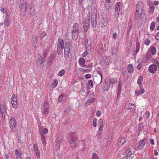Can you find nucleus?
<instances>
[{
    "label": "nucleus",
    "instance_id": "obj_64",
    "mask_svg": "<svg viewBox=\"0 0 159 159\" xmlns=\"http://www.w3.org/2000/svg\"><path fill=\"white\" fill-rule=\"evenodd\" d=\"M155 38L157 40H159V32L156 34Z\"/></svg>",
    "mask_w": 159,
    "mask_h": 159
},
{
    "label": "nucleus",
    "instance_id": "obj_47",
    "mask_svg": "<svg viewBox=\"0 0 159 159\" xmlns=\"http://www.w3.org/2000/svg\"><path fill=\"white\" fill-rule=\"evenodd\" d=\"M37 39L38 37L36 36H33V43H37Z\"/></svg>",
    "mask_w": 159,
    "mask_h": 159
},
{
    "label": "nucleus",
    "instance_id": "obj_59",
    "mask_svg": "<svg viewBox=\"0 0 159 159\" xmlns=\"http://www.w3.org/2000/svg\"><path fill=\"white\" fill-rule=\"evenodd\" d=\"M82 70L85 72L89 73L92 70V69H83Z\"/></svg>",
    "mask_w": 159,
    "mask_h": 159
},
{
    "label": "nucleus",
    "instance_id": "obj_46",
    "mask_svg": "<svg viewBox=\"0 0 159 159\" xmlns=\"http://www.w3.org/2000/svg\"><path fill=\"white\" fill-rule=\"evenodd\" d=\"M155 26V23L154 22H152L151 24V25L150 26V29L151 30H154V27Z\"/></svg>",
    "mask_w": 159,
    "mask_h": 159
},
{
    "label": "nucleus",
    "instance_id": "obj_26",
    "mask_svg": "<svg viewBox=\"0 0 159 159\" xmlns=\"http://www.w3.org/2000/svg\"><path fill=\"white\" fill-rule=\"evenodd\" d=\"M120 3L119 2L117 3L116 5L115 11L116 13H117V15H118L119 14V12L120 11Z\"/></svg>",
    "mask_w": 159,
    "mask_h": 159
},
{
    "label": "nucleus",
    "instance_id": "obj_60",
    "mask_svg": "<svg viewBox=\"0 0 159 159\" xmlns=\"http://www.w3.org/2000/svg\"><path fill=\"white\" fill-rule=\"evenodd\" d=\"M88 54V52L87 51H85L82 54V56L83 57H85Z\"/></svg>",
    "mask_w": 159,
    "mask_h": 159
},
{
    "label": "nucleus",
    "instance_id": "obj_3",
    "mask_svg": "<svg viewBox=\"0 0 159 159\" xmlns=\"http://www.w3.org/2000/svg\"><path fill=\"white\" fill-rule=\"evenodd\" d=\"M87 20H84L83 21L84 24L83 27L85 31H87L89 28L90 24V18L89 17H87Z\"/></svg>",
    "mask_w": 159,
    "mask_h": 159
},
{
    "label": "nucleus",
    "instance_id": "obj_22",
    "mask_svg": "<svg viewBox=\"0 0 159 159\" xmlns=\"http://www.w3.org/2000/svg\"><path fill=\"white\" fill-rule=\"evenodd\" d=\"M92 20V25L93 28L95 27L97 24L96 21V15H93L92 17L91 18Z\"/></svg>",
    "mask_w": 159,
    "mask_h": 159
},
{
    "label": "nucleus",
    "instance_id": "obj_12",
    "mask_svg": "<svg viewBox=\"0 0 159 159\" xmlns=\"http://www.w3.org/2000/svg\"><path fill=\"white\" fill-rule=\"evenodd\" d=\"M109 23L108 20L106 17L102 18L101 20V25L102 27H106Z\"/></svg>",
    "mask_w": 159,
    "mask_h": 159
},
{
    "label": "nucleus",
    "instance_id": "obj_40",
    "mask_svg": "<svg viewBox=\"0 0 159 159\" xmlns=\"http://www.w3.org/2000/svg\"><path fill=\"white\" fill-rule=\"evenodd\" d=\"M65 72V70L63 69L59 71L58 74V75L60 76H61L64 74Z\"/></svg>",
    "mask_w": 159,
    "mask_h": 159
},
{
    "label": "nucleus",
    "instance_id": "obj_2",
    "mask_svg": "<svg viewBox=\"0 0 159 159\" xmlns=\"http://www.w3.org/2000/svg\"><path fill=\"white\" fill-rule=\"evenodd\" d=\"M70 48V44L69 42H67L65 43L64 48L65 58L66 59H67L69 57Z\"/></svg>",
    "mask_w": 159,
    "mask_h": 159
},
{
    "label": "nucleus",
    "instance_id": "obj_32",
    "mask_svg": "<svg viewBox=\"0 0 159 159\" xmlns=\"http://www.w3.org/2000/svg\"><path fill=\"white\" fill-rule=\"evenodd\" d=\"M145 91L144 89L141 88L139 91H138L136 90L135 91V94L138 96L141 93H144Z\"/></svg>",
    "mask_w": 159,
    "mask_h": 159
},
{
    "label": "nucleus",
    "instance_id": "obj_33",
    "mask_svg": "<svg viewBox=\"0 0 159 159\" xmlns=\"http://www.w3.org/2000/svg\"><path fill=\"white\" fill-rule=\"evenodd\" d=\"M143 76H140L138 78L137 81V83L141 87L142 86V83L143 82Z\"/></svg>",
    "mask_w": 159,
    "mask_h": 159
},
{
    "label": "nucleus",
    "instance_id": "obj_20",
    "mask_svg": "<svg viewBox=\"0 0 159 159\" xmlns=\"http://www.w3.org/2000/svg\"><path fill=\"white\" fill-rule=\"evenodd\" d=\"M20 153V151L18 149H16L15 150V153L16 159H22Z\"/></svg>",
    "mask_w": 159,
    "mask_h": 159
},
{
    "label": "nucleus",
    "instance_id": "obj_16",
    "mask_svg": "<svg viewBox=\"0 0 159 159\" xmlns=\"http://www.w3.org/2000/svg\"><path fill=\"white\" fill-rule=\"evenodd\" d=\"M118 47L117 46H116L111 48V52L113 55H115L118 53Z\"/></svg>",
    "mask_w": 159,
    "mask_h": 159
},
{
    "label": "nucleus",
    "instance_id": "obj_55",
    "mask_svg": "<svg viewBox=\"0 0 159 159\" xmlns=\"http://www.w3.org/2000/svg\"><path fill=\"white\" fill-rule=\"evenodd\" d=\"M86 66H85L86 68H91L93 66V63H90L88 65H86Z\"/></svg>",
    "mask_w": 159,
    "mask_h": 159
},
{
    "label": "nucleus",
    "instance_id": "obj_17",
    "mask_svg": "<svg viewBox=\"0 0 159 159\" xmlns=\"http://www.w3.org/2000/svg\"><path fill=\"white\" fill-rule=\"evenodd\" d=\"M39 132L41 135H43V134H47L48 132V129L46 128L42 129L41 127H40V126H39Z\"/></svg>",
    "mask_w": 159,
    "mask_h": 159
},
{
    "label": "nucleus",
    "instance_id": "obj_27",
    "mask_svg": "<svg viewBox=\"0 0 159 159\" xmlns=\"http://www.w3.org/2000/svg\"><path fill=\"white\" fill-rule=\"evenodd\" d=\"M79 63L80 66L82 67H84L86 66L84 65L85 63V60L83 58H81L79 59Z\"/></svg>",
    "mask_w": 159,
    "mask_h": 159
},
{
    "label": "nucleus",
    "instance_id": "obj_48",
    "mask_svg": "<svg viewBox=\"0 0 159 159\" xmlns=\"http://www.w3.org/2000/svg\"><path fill=\"white\" fill-rule=\"evenodd\" d=\"M97 119L96 118H94L93 120V125L94 127L97 126Z\"/></svg>",
    "mask_w": 159,
    "mask_h": 159
},
{
    "label": "nucleus",
    "instance_id": "obj_15",
    "mask_svg": "<svg viewBox=\"0 0 159 159\" xmlns=\"http://www.w3.org/2000/svg\"><path fill=\"white\" fill-rule=\"evenodd\" d=\"M0 110L2 114V117H3V116H5V114L6 113V106L3 104L0 105Z\"/></svg>",
    "mask_w": 159,
    "mask_h": 159
},
{
    "label": "nucleus",
    "instance_id": "obj_49",
    "mask_svg": "<svg viewBox=\"0 0 159 159\" xmlns=\"http://www.w3.org/2000/svg\"><path fill=\"white\" fill-rule=\"evenodd\" d=\"M98 157L96 153H93L92 159H98Z\"/></svg>",
    "mask_w": 159,
    "mask_h": 159
},
{
    "label": "nucleus",
    "instance_id": "obj_6",
    "mask_svg": "<svg viewBox=\"0 0 159 159\" xmlns=\"http://www.w3.org/2000/svg\"><path fill=\"white\" fill-rule=\"evenodd\" d=\"M144 5L142 1L137 2L136 6V10L143 11Z\"/></svg>",
    "mask_w": 159,
    "mask_h": 159
},
{
    "label": "nucleus",
    "instance_id": "obj_54",
    "mask_svg": "<svg viewBox=\"0 0 159 159\" xmlns=\"http://www.w3.org/2000/svg\"><path fill=\"white\" fill-rule=\"evenodd\" d=\"M150 43V41L148 39H146L144 41L145 44L147 45H148Z\"/></svg>",
    "mask_w": 159,
    "mask_h": 159
},
{
    "label": "nucleus",
    "instance_id": "obj_28",
    "mask_svg": "<svg viewBox=\"0 0 159 159\" xmlns=\"http://www.w3.org/2000/svg\"><path fill=\"white\" fill-rule=\"evenodd\" d=\"M78 35V31H72V38L74 40H76L77 38Z\"/></svg>",
    "mask_w": 159,
    "mask_h": 159
},
{
    "label": "nucleus",
    "instance_id": "obj_53",
    "mask_svg": "<svg viewBox=\"0 0 159 159\" xmlns=\"http://www.w3.org/2000/svg\"><path fill=\"white\" fill-rule=\"evenodd\" d=\"M46 36V34L45 32L41 33L40 35V38L41 39H43Z\"/></svg>",
    "mask_w": 159,
    "mask_h": 159
},
{
    "label": "nucleus",
    "instance_id": "obj_61",
    "mask_svg": "<svg viewBox=\"0 0 159 159\" xmlns=\"http://www.w3.org/2000/svg\"><path fill=\"white\" fill-rule=\"evenodd\" d=\"M117 36V34L116 33H115L113 34L112 38L114 39L115 40H116Z\"/></svg>",
    "mask_w": 159,
    "mask_h": 159
},
{
    "label": "nucleus",
    "instance_id": "obj_4",
    "mask_svg": "<svg viewBox=\"0 0 159 159\" xmlns=\"http://www.w3.org/2000/svg\"><path fill=\"white\" fill-rule=\"evenodd\" d=\"M85 47L87 50L90 51L92 49L91 41L90 38H87L85 40Z\"/></svg>",
    "mask_w": 159,
    "mask_h": 159
},
{
    "label": "nucleus",
    "instance_id": "obj_1",
    "mask_svg": "<svg viewBox=\"0 0 159 159\" xmlns=\"http://www.w3.org/2000/svg\"><path fill=\"white\" fill-rule=\"evenodd\" d=\"M64 42L61 39V38H59L58 39V43L57 46V50L58 54H61L63 52Z\"/></svg>",
    "mask_w": 159,
    "mask_h": 159
},
{
    "label": "nucleus",
    "instance_id": "obj_10",
    "mask_svg": "<svg viewBox=\"0 0 159 159\" xmlns=\"http://www.w3.org/2000/svg\"><path fill=\"white\" fill-rule=\"evenodd\" d=\"M43 114L44 115H46L48 114V110L49 108V104L47 102H44L43 106Z\"/></svg>",
    "mask_w": 159,
    "mask_h": 159
},
{
    "label": "nucleus",
    "instance_id": "obj_41",
    "mask_svg": "<svg viewBox=\"0 0 159 159\" xmlns=\"http://www.w3.org/2000/svg\"><path fill=\"white\" fill-rule=\"evenodd\" d=\"M61 143V141L59 140L57 141H56V148L57 149V150H58V149H59L60 148Z\"/></svg>",
    "mask_w": 159,
    "mask_h": 159
},
{
    "label": "nucleus",
    "instance_id": "obj_21",
    "mask_svg": "<svg viewBox=\"0 0 159 159\" xmlns=\"http://www.w3.org/2000/svg\"><path fill=\"white\" fill-rule=\"evenodd\" d=\"M125 141L126 139L125 137H121L119 139L118 144L120 146H121L125 142Z\"/></svg>",
    "mask_w": 159,
    "mask_h": 159
},
{
    "label": "nucleus",
    "instance_id": "obj_35",
    "mask_svg": "<svg viewBox=\"0 0 159 159\" xmlns=\"http://www.w3.org/2000/svg\"><path fill=\"white\" fill-rule=\"evenodd\" d=\"M41 135V139L42 141V143L43 145H45V144L46 143V139L45 138V136L43 134H42Z\"/></svg>",
    "mask_w": 159,
    "mask_h": 159
},
{
    "label": "nucleus",
    "instance_id": "obj_11",
    "mask_svg": "<svg viewBox=\"0 0 159 159\" xmlns=\"http://www.w3.org/2000/svg\"><path fill=\"white\" fill-rule=\"evenodd\" d=\"M143 11L136 10L135 13V17L136 20H139L142 18Z\"/></svg>",
    "mask_w": 159,
    "mask_h": 159
},
{
    "label": "nucleus",
    "instance_id": "obj_52",
    "mask_svg": "<svg viewBox=\"0 0 159 159\" xmlns=\"http://www.w3.org/2000/svg\"><path fill=\"white\" fill-rule=\"evenodd\" d=\"M143 128V125L142 124H139L138 125V130L139 131H141Z\"/></svg>",
    "mask_w": 159,
    "mask_h": 159
},
{
    "label": "nucleus",
    "instance_id": "obj_42",
    "mask_svg": "<svg viewBox=\"0 0 159 159\" xmlns=\"http://www.w3.org/2000/svg\"><path fill=\"white\" fill-rule=\"evenodd\" d=\"M95 101V99L94 98L89 99L87 100L85 104L87 105H89L91 103Z\"/></svg>",
    "mask_w": 159,
    "mask_h": 159
},
{
    "label": "nucleus",
    "instance_id": "obj_57",
    "mask_svg": "<svg viewBox=\"0 0 159 159\" xmlns=\"http://www.w3.org/2000/svg\"><path fill=\"white\" fill-rule=\"evenodd\" d=\"M101 114H102L101 112L100 111L98 110L96 111V115L97 116H98V117H100L101 116Z\"/></svg>",
    "mask_w": 159,
    "mask_h": 159
},
{
    "label": "nucleus",
    "instance_id": "obj_56",
    "mask_svg": "<svg viewBox=\"0 0 159 159\" xmlns=\"http://www.w3.org/2000/svg\"><path fill=\"white\" fill-rule=\"evenodd\" d=\"M105 7L106 8L107 10L109 9L111 7V6H110V4H109L107 3H105Z\"/></svg>",
    "mask_w": 159,
    "mask_h": 159
},
{
    "label": "nucleus",
    "instance_id": "obj_36",
    "mask_svg": "<svg viewBox=\"0 0 159 159\" xmlns=\"http://www.w3.org/2000/svg\"><path fill=\"white\" fill-rule=\"evenodd\" d=\"M109 89V86L108 84H105L103 86V90L104 91H107Z\"/></svg>",
    "mask_w": 159,
    "mask_h": 159
},
{
    "label": "nucleus",
    "instance_id": "obj_19",
    "mask_svg": "<svg viewBox=\"0 0 159 159\" xmlns=\"http://www.w3.org/2000/svg\"><path fill=\"white\" fill-rule=\"evenodd\" d=\"M54 55L53 54H51L48 57L47 62L48 65H50L52 63L54 59Z\"/></svg>",
    "mask_w": 159,
    "mask_h": 159
},
{
    "label": "nucleus",
    "instance_id": "obj_23",
    "mask_svg": "<svg viewBox=\"0 0 159 159\" xmlns=\"http://www.w3.org/2000/svg\"><path fill=\"white\" fill-rule=\"evenodd\" d=\"M45 61V59L40 56L37 61V64L38 66H40Z\"/></svg>",
    "mask_w": 159,
    "mask_h": 159
},
{
    "label": "nucleus",
    "instance_id": "obj_18",
    "mask_svg": "<svg viewBox=\"0 0 159 159\" xmlns=\"http://www.w3.org/2000/svg\"><path fill=\"white\" fill-rule=\"evenodd\" d=\"M27 3L26 2L19 5V7L21 10L25 12L27 9Z\"/></svg>",
    "mask_w": 159,
    "mask_h": 159
},
{
    "label": "nucleus",
    "instance_id": "obj_7",
    "mask_svg": "<svg viewBox=\"0 0 159 159\" xmlns=\"http://www.w3.org/2000/svg\"><path fill=\"white\" fill-rule=\"evenodd\" d=\"M146 142L147 140L146 139H143L141 140L137 147L138 149L139 150L142 149L144 148Z\"/></svg>",
    "mask_w": 159,
    "mask_h": 159
},
{
    "label": "nucleus",
    "instance_id": "obj_51",
    "mask_svg": "<svg viewBox=\"0 0 159 159\" xmlns=\"http://www.w3.org/2000/svg\"><path fill=\"white\" fill-rule=\"evenodd\" d=\"M126 153L127 156L128 157H130L132 154V152L131 151L130 149H128Z\"/></svg>",
    "mask_w": 159,
    "mask_h": 159
},
{
    "label": "nucleus",
    "instance_id": "obj_44",
    "mask_svg": "<svg viewBox=\"0 0 159 159\" xmlns=\"http://www.w3.org/2000/svg\"><path fill=\"white\" fill-rule=\"evenodd\" d=\"M103 126V121L102 119H99L98 123V126Z\"/></svg>",
    "mask_w": 159,
    "mask_h": 159
},
{
    "label": "nucleus",
    "instance_id": "obj_50",
    "mask_svg": "<svg viewBox=\"0 0 159 159\" xmlns=\"http://www.w3.org/2000/svg\"><path fill=\"white\" fill-rule=\"evenodd\" d=\"M99 128L98 132L99 133H102L103 128V126H99Z\"/></svg>",
    "mask_w": 159,
    "mask_h": 159
},
{
    "label": "nucleus",
    "instance_id": "obj_14",
    "mask_svg": "<svg viewBox=\"0 0 159 159\" xmlns=\"http://www.w3.org/2000/svg\"><path fill=\"white\" fill-rule=\"evenodd\" d=\"M9 123L10 127L11 129H13L15 128L16 126V120L14 118L12 117Z\"/></svg>",
    "mask_w": 159,
    "mask_h": 159
},
{
    "label": "nucleus",
    "instance_id": "obj_38",
    "mask_svg": "<svg viewBox=\"0 0 159 159\" xmlns=\"http://www.w3.org/2000/svg\"><path fill=\"white\" fill-rule=\"evenodd\" d=\"M93 83L92 80H89L88 82V86L89 87L93 88Z\"/></svg>",
    "mask_w": 159,
    "mask_h": 159
},
{
    "label": "nucleus",
    "instance_id": "obj_31",
    "mask_svg": "<svg viewBox=\"0 0 159 159\" xmlns=\"http://www.w3.org/2000/svg\"><path fill=\"white\" fill-rule=\"evenodd\" d=\"M48 52L46 48H44L43 50V54L42 56H41L43 58L46 59V58L48 55Z\"/></svg>",
    "mask_w": 159,
    "mask_h": 159
},
{
    "label": "nucleus",
    "instance_id": "obj_43",
    "mask_svg": "<svg viewBox=\"0 0 159 159\" xmlns=\"http://www.w3.org/2000/svg\"><path fill=\"white\" fill-rule=\"evenodd\" d=\"M121 81H119L118 83V85L117 88V91H121Z\"/></svg>",
    "mask_w": 159,
    "mask_h": 159
},
{
    "label": "nucleus",
    "instance_id": "obj_25",
    "mask_svg": "<svg viewBox=\"0 0 159 159\" xmlns=\"http://www.w3.org/2000/svg\"><path fill=\"white\" fill-rule=\"evenodd\" d=\"M127 108L130 110V111L132 112H134L135 110L134 105L132 103H129V104L128 106L127 107Z\"/></svg>",
    "mask_w": 159,
    "mask_h": 159
},
{
    "label": "nucleus",
    "instance_id": "obj_8",
    "mask_svg": "<svg viewBox=\"0 0 159 159\" xmlns=\"http://www.w3.org/2000/svg\"><path fill=\"white\" fill-rule=\"evenodd\" d=\"M11 24L10 18L9 16H7L6 18L4 20V21L0 23L1 25H4L6 26H9Z\"/></svg>",
    "mask_w": 159,
    "mask_h": 159
},
{
    "label": "nucleus",
    "instance_id": "obj_13",
    "mask_svg": "<svg viewBox=\"0 0 159 159\" xmlns=\"http://www.w3.org/2000/svg\"><path fill=\"white\" fill-rule=\"evenodd\" d=\"M157 66L155 64L151 65L149 67L148 70L149 72L152 74L155 73L157 70Z\"/></svg>",
    "mask_w": 159,
    "mask_h": 159
},
{
    "label": "nucleus",
    "instance_id": "obj_24",
    "mask_svg": "<svg viewBox=\"0 0 159 159\" xmlns=\"http://www.w3.org/2000/svg\"><path fill=\"white\" fill-rule=\"evenodd\" d=\"M33 146L36 155L37 157H40V154L37 146L36 144H34Z\"/></svg>",
    "mask_w": 159,
    "mask_h": 159
},
{
    "label": "nucleus",
    "instance_id": "obj_62",
    "mask_svg": "<svg viewBox=\"0 0 159 159\" xmlns=\"http://www.w3.org/2000/svg\"><path fill=\"white\" fill-rule=\"evenodd\" d=\"M147 4L150 5V6H151L152 5V2L150 0H147Z\"/></svg>",
    "mask_w": 159,
    "mask_h": 159
},
{
    "label": "nucleus",
    "instance_id": "obj_29",
    "mask_svg": "<svg viewBox=\"0 0 159 159\" xmlns=\"http://www.w3.org/2000/svg\"><path fill=\"white\" fill-rule=\"evenodd\" d=\"M127 68L128 72L130 74H132L134 70V67L132 64H129Z\"/></svg>",
    "mask_w": 159,
    "mask_h": 159
},
{
    "label": "nucleus",
    "instance_id": "obj_63",
    "mask_svg": "<svg viewBox=\"0 0 159 159\" xmlns=\"http://www.w3.org/2000/svg\"><path fill=\"white\" fill-rule=\"evenodd\" d=\"M121 91H117V99H118L119 98L121 93Z\"/></svg>",
    "mask_w": 159,
    "mask_h": 159
},
{
    "label": "nucleus",
    "instance_id": "obj_45",
    "mask_svg": "<svg viewBox=\"0 0 159 159\" xmlns=\"http://www.w3.org/2000/svg\"><path fill=\"white\" fill-rule=\"evenodd\" d=\"M104 61L106 65H108L110 62V59L108 57H106L104 59Z\"/></svg>",
    "mask_w": 159,
    "mask_h": 159
},
{
    "label": "nucleus",
    "instance_id": "obj_58",
    "mask_svg": "<svg viewBox=\"0 0 159 159\" xmlns=\"http://www.w3.org/2000/svg\"><path fill=\"white\" fill-rule=\"evenodd\" d=\"M91 77V75L90 74H87L84 75V77L85 79H89Z\"/></svg>",
    "mask_w": 159,
    "mask_h": 159
},
{
    "label": "nucleus",
    "instance_id": "obj_9",
    "mask_svg": "<svg viewBox=\"0 0 159 159\" xmlns=\"http://www.w3.org/2000/svg\"><path fill=\"white\" fill-rule=\"evenodd\" d=\"M78 142L76 138H72L70 141V146L72 148H74L77 145Z\"/></svg>",
    "mask_w": 159,
    "mask_h": 159
},
{
    "label": "nucleus",
    "instance_id": "obj_34",
    "mask_svg": "<svg viewBox=\"0 0 159 159\" xmlns=\"http://www.w3.org/2000/svg\"><path fill=\"white\" fill-rule=\"evenodd\" d=\"M79 27V24L76 23H75L73 25V31H78V29Z\"/></svg>",
    "mask_w": 159,
    "mask_h": 159
},
{
    "label": "nucleus",
    "instance_id": "obj_30",
    "mask_svg": "<svg viewBox=\"0 0 159 159\" xmlns=\"http://www.w3.org/2000/svg\"><path fill=\"white\" fill-rule=\"evenodd\" d=\"M149 50L151 54L152 55H155L156 54L157 51L156 48L155 47L152 46L149 49Z\"/></svg>",
    "mask_w": 159,
    "mask_h": 159
},
{
    "label": "nucleus",
    "instance_id": "obj_37",
    "mask_svg": "<svg viewBox=\"0 0 159 159\" xmlns=\"http://www.w3.org/2000/svg\"><path fill=\"white\" fill-rule=\"evenodd\" d=\"M58 84V80L57 79L54 80L52 84V88H55Z\"/></svg>",
    "mask_w": 159,
    "mask_h": 159
},
{
    "label": "nucleus",
    "instance_id": "obj_39",
    "mask_svg": "<svg viewBox=\"0 0 159 159\" xmlns=\"http://www.w3.org/2000/svg\"><path fill=\"white\" fill-rule=\"evenodd\" d=\"M155 9L154 6L153 5L150 6L149 8V11L150 13H152L153 12Z\"/></svg>",
    "mask_w": 159,
    "mask_h": 159
},
{
    "label": "nucleus",
    "instance_id": "obj_5",
    "mask_svg": "<svg viewBox=\"0 0 159 159\" xmlns=\"http://www.w3.org/2000/svg\"><path fill=\"white\" fill-rule=\"evenodd\" d=\"M17 96L15 94H13L11 97V104L13 108H16L17 107Z\"/></svg>",
    "mask_w": 159,
    "mask_h": 159
}]
</instances>
